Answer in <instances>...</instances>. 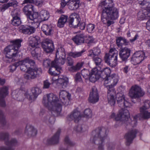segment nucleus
<instances>
[{"label": "nucleus", "mask_w": 150, "mask_h": 150, "mask_svg": "<svg viewBox=\"0 0 150 150\" xmlns=\"http://www.w3.org/2000/svg\"><path fill=\"white\" fill-rule=\"evenodd\" d=\"M103 7L101 19L102 22L108 27L114 23L113 20L117 19L119 16L118 10L114 6L112 0H105L101 2Z\"/></svg>", "instance_id": "nucleus-1"}, {"label": "nucleus", "mask_w": 150, "mask_h": 150, "mask_svg": "<svg viewBox=\"0 0 150 150\" xmlns=\"http://www.w3.org/2000/svg\"><path fill=\"white\" fill-rule=\"evenodd\" d=\"M16 65L20 66L21 71H27L24 76L27 79H35L42 73L41 69L37 67L34 61L28 57L17 62Z\"/></svg>", "instance_id": "nucleus-2"}, {"label": "nucleus", "mask_w": 150, "mask_h": 150, "mask_svg": "<svg viewBox=\"0 0 150 150\" xmlns=\"http://www.w3.org/2000/svg\"><path fill=\"white\" fill-rule=\"evenodd\" d=\"M42 103L51 110L52 115L57 116L60 114L62 111V105L57 97L53 93H50L44 96Z\"/></svg>", "instance_id": "nucleus-3"}, {"label": "nucleus", "mask_w": 150, "mask_h": 150, "mask_svg": "<svg viewBox=\"0 0 150 150\" xmlns=\"http://www.w3.org/2000/svg\"><path fill=\"white\" fill-rule=\"evenodd\" d=\"M119 79L117 74H113L105 78L104 81V85L108 90V100L111 106L114 105L115 103V91L114 87L118 83Z\"/></svg>", "instance_id": "nucleus-4"}, {"label": "nucleus", "mask_w": 150, "mask_h": 150, "mask_svg": "<svg viewBox=\"0 0 150 150\" xmlns=\"http://www.w3.org/2000/svg\"><path fill=\"white\" fill-rule=\"evenodd\" d=\"M108 132V129L103 127H98L92 132L90 141L98 146L99 150H103L104 140Z\"/></svg>", "instance_id": "nucleus-5"}, {"label": "nucleus", "mask_w": 150, "mask_h": 150, "mask_svg": "<svg viewBox=\"0 0 150 150\" xmlns=\"http://www.w3.org/2000/svg\"><path fill=\"white\" fill-rule=\"evenodd\" d=\"M65 60V58L57 56L51 63V67L49 70V74L54 76L59 74L61 69L60 66L64 64Z\"/></svg>", "instance_id": "nucleus-6"}, {"label": "nucleus", "mask_w": 150, "mask_h": 150, "mask_svg": "<svg viewBox=\"0 0 150 150\" xmlns=\"http://www.w3.org/2000/svg\"><path fill=\"white\" fill-rule=\"evenodd\" d=\"M117 52L115 49H111L108 53L106 54L105 60L106 63L112 67H115L117 65Z\"/></svg>", "instance_id": "nucleus-7"}, {"label": "nucleus", "mask_w": 150, "mask_h": 150, "mask_svg": "<svg viewBox=\"0 0 150 150\" xmlns=\"http://www.w3.org/2000/svg\"><path fill=\"white\" fill-rule=\"evenodd\" d=\"M9 137V134L8 132L0 133V139L4 140L5 144L8 146L13 148V146H15L18 144V142L15 138L12 139L10 141H8Z\"/></svg>", "instance_id": "nucleus-8"}, {"label": "nucleus", "mask_w": 150, "mask_h": 150, "mask_svg": "<svg viewBox=\"0 0 150 150\" xmlns=\"http://www.w3.org/2000/svg\"><path fill=\"white\" fill-rule=\"evenodd\" d=\"M129 94L131 98H136L143 96L144 93L142 91L141 88L136 85L131 87Z\"/></svg>", "instance_id": "nucleus-9"}, {"label": "nucleus", "mask_w": 150, "mask_h": 150, "mask_svg": "<svg viewBox=\"0 0 150 150\" xmlns=\"http://www.w3.org/2000/svg\"><path fill=\"white\" fill-rule=\"evenodd\" d=\"M18 52L13 48V47L9 45L4 49V53L6 57L11 60V61H14L15 58L17 56Z\"/></svg>", "instance_id": "nucleus-10"}, {"label": "nucleus", "mask_w": 150, "mask_h": 150, "mask_svg": "<svg viewBox=\"0 0 150 150\" xmlns=\"http://www.w3.org/2000/svg\"><path fill=\"white\" fill-rule=\"evenodd\" d=\"M129 115V111L127 109L122 108L119 111V113L115 116L114 113H112L110 116L111 118H114L116 121L124 120V117L125 119L127 118Z\"/></svg>", "instance_id": "nucleus-11"}, {"label": "nucleus", "mask_w": 150, "mask_h": 150, "mask_svg": "<svg viewBox=\"0 0 150 150\" xmlns=\"http://www.w3.org/2000/svg\"><path fill=\"white\" fill-rule=\"evenodd\" d=\"M52 80L54 81L57 80V85L59 88H65L69 83L68 79L66 76L62 75H59L58 79L54 78V76L52 78Z\"/></svg>", "instance_id": "nucleus-12"}, {"label": "nucleus", "mask_w": 150, "mask_h": 150, "mask_svg": "<svg viewBox=\"0 0 150 150\" xmlns=\"http://www.w3.org/2000/svg\"><path fill=\"white\" fill-rule=\"evenodd\" d=\"M81 21L79 15L74 13L71 14L69 20V25L71 27L76 28L78 26Z\"/></svg>", "instance_id": "nucleus-13"}, {"label": "nucleus", "mask_w": 150, "mask_h": 150, "mask_svg": "<svg viewBox=\"0 0 150 150\" xmlns=\"http://www.w3.org/2000/svg\"><path fill=\"white\" fill-rule=\"evenodd\" d=\"M61 130L58 129L56 132L51 138L44 140V142L47 145L56 144L59 142V136Z\"/></svg>", "instance_id": "nucleus-14"}, {"label": "nucleus", "mask_w": 150, "mask_h": 150, "mask_svg": "<svg viewBox=\"0 0 150 150\" xmlns=\"http://www.w3.org/2000/svg\"><path fill=\"white\" fill-rule=\"evenodd\" d=\"M145 59L144 52L141 51L136 52L132 55L131 61L134 64H138L140 63Z\"/></svg>", "instance_id": "nucleus-15"}, {"label": "nucleus", "mask_w": 150, "mask_h": 150, "mask_svg": "<svg viewBox=\"0 0 150 150\" xmlns=\"http://www.w3.org/2000/svg\"><path fill=\"white\" fill-rule=\"evenodd\" d=\"M42 47L44 51L47 53L52 52L54 49L52 41L49 39H46L42 43Z\"/></svg>", "instance_id": "nucleus-16"}, {"label": "nucleus", "mask_w": 150, "mask_h": 150, "mask_svg": "<svg viewBox=\"0 0 150 150\" xmlns=\"http://www.w3.org/2000/svg\"><path fill=\"white\" fill-rule=\"evenodd\" d=\"M99 97L97 88L95 86H93L91 89L88 98L89 102L94 103L98 102Z\"/></svg>", "instance_id": "nucleus-17"}, {"label": "nucleus", "mask_w": 150, "mask_h": 150, "mask_svg": "<svg viewBox=\"0 0 150 150\" xmlns=\"http://www.w3.org/2000/svg\"><path fill=\"white\" fill-rule=\"evenodd\" d=\"M8 88L4 86L0 88V106L4 107L6 106L5 98L8 94Z\"/></svg>", "instance_id": "nucleus-18"}, {"label": "nucleus", "mask_w": 150, "mask_h": 150, "mask_svg": "<svg viewBox=\"0 0 150 150\" xmlns=\"http://www.w3.org/2000/svg\"><path fill=\"white\" fill-rule=\"evenodd\" d=\"M31 91L33 95H30L28 92L25 93V96L29 100H34L41 92V90L38 87H34L32 88Z\"/></svg>", "instance_id": "nucleus-19"}, {"label": "nucleus", "mask_w": 150, "mask_h": 150, "mask_svg": "<svg viewBox=\"0 0 150 150\" xmlns=\"http://www.w3.org/2000/svg\"><path fill=\"white\" fill-rule=\"evenodd\" d=\"M137 133V130L135 129L130 130L125 136L126 139V145L129 146L132 143L134 138L136 137V134Z\"/></svg>", "instance_id": "nucleus-20"}, {"label": "nucleus", "mask_w": 150, "mask_h": 150, "mask_svg": "<svg viewBox=\"0 0 150 150\" xmlns=\"http://www.w3.org/2000/svg\"><path fill=\"white\" fill-rule=\"evenodd\" d=\"M117 101L120 107H127L129 105V103L125 99V96L122 93H118L117 94Z\"/></svg>", "instance_id": "nucleus-21"}, {"label": "nucleus", "mask_w": 150, "mask_h": 150, "mask_svg": "<svg viewBox=\"0 0 150 150\" xmlns=\"http://www.w3.org/2000/svg\"><path fill=\"white\" fill-rule=\"evenodd\" d=\"M59 96L61 102L66 105L69 104L71 98V95L65 91H61L59 93Z\"/></svg>", "instance_id": "nucleus-22"}, {"label": "nucleus", "mask_w": 150, "mask_h": 150, "mask_svg": "<svg viewBox=\"0 0 150 150\" xmlns=\"http://www.w3.org/2000/svg\"><path fill=\"white\" fill-rule=\"evenodd\" d=\"M18 30L20 32L28 35L33 33L36 30L35 27L28 25H22L19 27Z\"/></svg>", "instance_id": "nucleus-23"}, {"label": "nucleus", "mask_w": 150, "mask_h": 150, "mask_svg": "<svg viewBox=\"0 0 150 150\" xmlns=\"http://www.w3.org/2000/svg\"><path fill=\"white\" fill-rule=\"evenodd\" d=\"M130 50L127 47L121 48L119 51V55L122 60L126 61L130 55Z\"/></svg>", "instance_id": "nucleus-24"}, {"label": "nucleus", "mask_w": 150, "mask_h": 150, "mask_svg": "<svg viewBox=\"0 0 150 150\" xmlns=\"http://www.w3.org/2000/svg\"><path fill=\"white\" fill-rule=\"evenodd\" d=\"M40 38L38 36L30 37L28 39V45L30 48L39 47Z\"/></svg>", "instance_id": "nucleus-25"}, {"label": "nucleus", "mask_w": 150, "mask_h": 150, "mask_svg": "<svg viewBox=\"0 0 150 150\" xmlns=\"http://www.w3.org/2000/svg\"><path fill=\"white\" fill-rule=\"evenodd\" d=\"M100 77V76L98 74V69L95 68L92 69L90 72L89 79L91 81L94 82L98 79Z\"/></svg>", "instance_id": "nucleus-26"}, {"label": "nucleus", "mask_w": 150, "mask_h": 150, "mask_svg": "<svg viewBox=\"0 0 150 150\" xmlns=\"http://www.w3.org/2000/svg\"><path fill=\"white\" fill-rule=\"evenodd\" d=\"M86 36L83 33L76 35L72 38L73 41L77 45H80L84 42L85 38Z\"/></svg>", "instance_id": "nucleus-27"}, {"label": "nucleus", "mask_w": 150, "mask_h": 150, "mask_svg": "<svg viewBox=\"0 0 150 150\" xmlns=\"http://www.w3.org/2000/svg\"><path fill=\"white\" fill-rule=\"evenodd\" d=\"M139 4L142 6H145L144 8H146L145 9L144 13H146L147 18H150V0H143L142 1H139Z\"/></svg>", "instance_id": "nucleus-28"}, {"label": "nucleus", "mask_w": 150, "mask_h": 150, "mask_svg": "<svg viewBox=\"0 0 150 150\" xmlns=\"http://www.w3.org/2000/svg\"><path fill=\"white\" fill-rule=\"evenodd\" d=\"M80 118V112L77 110H74L69 116L68 119L69 121L74 120L76 122H78Z\"/></svg>", "instance_id": "nucleus-29"}, {"label": "nucleus", "mask_w": 150, "mask_h": 150, "mask_svg": "<svg viewBox=\"0 0 150 150\" xmlns=\"http://www.w3.org/2000/svg\"><path fill=\"white\" fill-rule=\"evenodd\" d=\"M138 116L136 115L133 117L132 118H129V117H127V118L125 119V117H124V120L122 121H124V122L127 124V125H130L132 127H134L135 126L137 123V118Z\"/></svg>", "instance_id": "nucleus-30"}, {"label": "nucleus", "mask_w": 150, "mask_h": 150, "mask_svg": "<svg viewBox=\"0 0 150 150\" xmlns=\"http://www.w3.org/2000/svg\"><path fill=\"white\" fill-rule=\"evenodd\" d=\"M79 0H72L70 1L68 4V8L71 10H76L80 6Z\"/></svg>", "instance_id": "nucleus-31"}, {"label": "nucleus", "mask_w": 150, "mask_h": 150, "mask_svg": "<svg viewBox=\"0 0 150 150\" xmlns=\"http://www.w3.org/2000/svg\"><path fill=\"white\" fill-rule=\"evenodd\" d=\"M25 133L29 137L34 136L36 134V130L33 126L28 125L26 126Z\"/></svg>", "instance_id": "nucleus-32"}, {"label": "nucleus", "mask_w": 150, "mask_h": 150, "mask_svg": "<svg viewBox=\"0 0 150 150\" xmlns=\"http://www.w3.org/2000/svg\"><path fill=\"white\" fill-rule=\"evenodd\" d=\"M39 21H42L47 20L49 17V14L46 11L42 10L39 13Z\"/></svg>", "instance_id": "nucleus-33"}, {"label": "nucleus", "mask_w": 150, "mask_h": 150, "mask_svg": "<svg viewBox=\"0 0 150 150\" xmlns=\"http://www.w3.org/2000/svg\"><path fill=\"white\" fill-rule=\"evenodd\" d=\"M42 30L44 33L45 34L47 35H51L53 32L52 27L50 26L44 24L41 27Z\"/></svg>", "instance_id": "nucleus-34"}, {"label": "nucleus", "mask_w": 150, "mask_h": 150, "mask_svg": "<svg viewBox=\"0 0 150 150\" xmlns=\"http://www.w3.org/2000/svg\"><path fill=\"white\" fill-rule=\"evenodd\" d=\"M39 16L38 13L37 12L34 13L33 14H30L27 16L28 19H29L28 20L29 23H30V20L32 21L30 22L31 23L39 21Z\"/></svg>", "instance_id": "nucleus-35"}, {"label": "nucleus", "mask_w": 150, "mask_h": 150, "mask_svg": "<svg viewBox=\"0 0 150 150\" xmlns=\"http://www.w3.org/2000/svg\"><path fill=\"white\" fill-rule=\"evenodd\" d=\"M23 40L21 39H17L11 41L12 44L10 45L13 47V48L18 52V49L21 46V42Z\"/></svg>", "instance_id": "nucleus-36"}, {"label": "nucleus", "mask_w": 150, "mask_h": 150, "mask_svg": "<svg viewBox=\"0 0 150 150\" xmlns=\"http://www.w3.org/2000/svg\"><path fill=\"white\" fill-rule=\"evenodd\" d=\"M68 16H67L62 15L58 20L57 26L59 28L63 27L67 21Z\"/></svg>", "instance_id": "nucleus-37"}, {"label": "nucleus", "mask_w": 150, "mask_h": 150, "mask_svg": "<svg viewBox=\"0 0 150 150\" xmlns=\"http://www.w3.org/2000/svg\"><path fill=\"white\" fill-rule=\"evenodd\" d=\"M66 55L64 49L63 47H61L57 49L56 53V58H57V56L65 58Z\"/></svg>", "instance_id": "nucleus-38"}, {"label": "nucleus", "mask_w": 150, "mask_h": 150, "mask_svg": "<svg viewBox=\"0 0 150 150\" xmlns=\"http://www.w3.org/2000/svg\"><path fill=\"white\" fill-rule=\"evenodd\" d=\"M31 53L32 56L33 57L34 59H38V54L41 51V49L39 47L31 48Z\"/></svg>", "instance_id": "nucleus-39"}, {"label": "nucleus", "mask_w": 150, "mask_h": 150, "mask_svg": "<svg viewBox=\"0 0 150 150\" xmlns=\"http://www.w3.org/2000/svg\"><path fill=\"white\" fill-rule=\"evenodd\" d=\"M43 121L47 124H52L54 122L55 119L53 116L49 115L44 116Z\"/></svg>", "instance_id": "nucleus-40"}, {"label": "nucleus", "mask_w": 150, "mask_h": 150, "mask_svg": "<svg viewBox=\"0 0 150 150\" xmlns=\"http://www.w3.org/2000/svg\"><path fill=\"white\" fill-rule=\"evenodd\" d=\"M141 115L142 118L147 119L150 118V112H148L146 110H143L142 108H140Z\"/></svg>", "instance_id": "nucleus-41"}, {"label": "nucleus", "mask_w": 150, "mask_h": 150, "mask_svg": "<svg viewBox=\"0 0 150 150\" xmlns=\"http://www.w3.org/2000/svg\"><path fill=\"white\" fill-rule=\"evenodd\" d=\"M85 51L84 50H82L79 52H71L68 54V55L74 58H78L82 56Z\"/></svg>", "instance_id": "nucleus-42"}, {"label": "nucleus", "mask_w": 150, "mask_h": 150, "mask_svg": "<svg viewBox=\"0 0 150 150\" xmlns=\"http://www.w3.org/2000/svg\"><path fill=\"white\" fill-rule=\"evenodd\" d=\"M100 52V49L98 47H96L93 49V50H91L89 51V56L93 57L99 54Z\"/></svg>", "instance_id": "nucleus-43"}, {"label": "nucleus", "mask_w": 150, "mask_h": 150, "mask_svg": "<svg viewBox=\"0 0 150 150\" xmlns=\"http://www.w3.org/2000/svg\"><path fill=\"white\" fill-rule=\"evenodd\" d=\"M11 24L15 26H18L21 23L20 17L13 18L11 20Z\"/></svg>", "instance_id": "nucleus-44"}, {"label": "nucleus", "mask_w": 150, "mask_h": 150, "mask_svg": "<svg viewBox=\"0 0 150 150\" xmlns=\"http://www.w3.org/2000/svg\"><path fill=\"white\" fill-rule=\"evenodd\" d=\"M17 91V90L13 91L12 93V96L13 98L16 100L19 101H22L23 100L21 98L22 96L21 95H20V94L16 93Z\"/></svg>", "instance_id": "nucleus-45"}, {"label": "nucleus", "mask_w": 150, "mask_h": 150, "mask_svg": "<svg viewBox=\"0 0 150 150\" xmlns=\"http://www.w3.org/2000/svg\"><path fill=\"white\" fill-rule=\"evenodd\" d=\"M90 73L88 70L84 69L81 71V74L83 77L86 79H89Z\"/></svg>", "instance_id": "nucleus-46"}, {"label": "nucleus", "mask_w": 150, "mask_h": 150, "mask_svg": "<svg viewBox=\"0 0 150 150\" xmlns=\"http://www.w3.org/2000/svg\"><path fill=\"white\" fill-rule=\"evenodd\" d=\"M102 74H105L106 75L105 78H107L108 76H110V74L111 73V70L109 68L106 67L100 70Z\"/></svg>", "instance_id": "nucleus-47"}, {"label": "nucleus", "mask_w": 150, "mask_h": 150, "mask_svg": "<svg viewBox=\"0 0 150 150\" xmlns=\"http://www.w3.org/2000/svg\"><path fill=\"white\" fill-rule=\"evenodd\" d=\"M92 112L91 110L89 109H85L84 112V117L87 118H89L92 116Z\"/></svg>", "instance_id": "nucleus-48"}, {"label": "nucleus", "mask_w": 150, "mask_h": 150, "mask_svg": "<svg viewBox=\"0 0 150 150\" xmlns=\"http://www.w3.org/2000/svg\"><path fill=\"white\" fill-rule=\"evenodd\" d=\"M85 127L86 126L84 125H79L75 127L74 129V130L77 132H81L86 130L85 129Z\"/></svg>", "instance_id": "nucleus-49"}, {"label": "nucleus", "mask_w": 150, "mask_h": 150, "mask_svg": "<svg viewBox=\"0 0 150 150\" xmlns=\"http://www.w3.org/2000/svg\"><path fill=\"white\" fill-rule=\"evenodd\" d=\"M84 64V63L83 62L78 63L76 66H72L71 68L74 71H78L82 67Z\"/></svg>", "instance_id": "nucleus-50"}, {"label": "nucleus", "mask_w": 150, "mask_h": 150, "mask_svg": "<svg viewBox=\"0 0 150 150\" xmlns=\"http://www.w3.org/2000/svg\"><path fill=\"white\" fill-rule=\"evenodd\" d=\"M145 9H144L142 12H139L138 13V17L139 19L143 20L144 19H146L147 18L146 15L144 13Z\"/></svg>", "instance_id": "nucleus-51"}, {"label": "nucleus", "mask_w": 150, "mask_h": 150, "mask_svg": "<svg viewBox=\"0 0 150 150\" xmlns=\"http://www.w3.org/2000/svg\"><path fill=\"white\" fill-rule=\"evenodd\" d=\"M20 12L17 9H15L12 11L11 12V15L13 18L20 17Z\"/></svg>", "instance_id": "nucleus-52"}, {"label": "nucleus", "mask_w": 150, "mask_h": 150, "mask_svg": "<svg viewBox=\"0 0 150 150\" xmlns=\"http://www.w3.org/2000/svg\"><path fill=\"white\" fill-rule=\"evenodd\" d=\"M150 107V101L149 100H145L144 102L143 106L140 108H142L143 110H146Z\"/></svg>", "instance_id": "nucleus-53"}, {"label": "nucleus", "mask_w": 150, "mask_h": 150, "mask_svg": "<svg viewBox=\"0 0 150 150\" xmlns=\"http://www.w3.org/2000/svg\"><path fill=\"white\" fill-rule=\"evenodd\" d=\"M95 25L93 24H89L87 26V30L89 33L93 32Z\"/></svg>", "instance_id": "nucleus-54"}, {"label": "nucleus", "mask_w": 150, "mask_h": 150, "mask_svg": "<svg viewBox=\"0 0 150 150\" xmlns=\"http://www.w3.org/2000/svg\"><path fill=\"white\" fill-rule=\"evenodd\" d=\"M0 122L3 125H5L6 123L3 113L1 110H0Z\"/></svg>", "instance_id": "nucleus-55"}, {"label": "nucleus", "mask_w": 150, "mask_h": 150, "mask_svg": "<svg viewBox=\"0 0 150 150\" xmlns=\"http://www.w3.org/2000/svg\"><path fill=\"white\" fill-rule=\"evenodd\" d=\"M93 60L96 65L97 66L100 65L102 62V60L100 58L95 56H94V57H93Z\"/></svg>", "instance_id": "nucleus-56"}, {"label": "nucleus", "mask_w": 150, "mask_h": 150, "mask_svg": "<svg viewBox=\"0 0 150 150\" xmlns=\"http://www.w3.org/2000/svg\"><path fill=\"white\" fill-rule=\"evenodd\" d=\"M51 83H50L48 80H46L43 81V89H48L50 88Z\"/></svg>", "instance_id": "nucleus-57"}, {"label": "nucleus", "mask_w": 150, "mask_h": 150, "mask_svg": "<svg viewBox=\"0 0 150 150\" xmlns=\"http://www.w3.org/2000/svg\"><path fill=\"white\" fill-rule=\"evenodd\" d=\"M64 141L66 144L70 146H73L75 144L71 142L69 139L68 137H66L64 139Z\"/></svg>", "instance_id": "nucleus-58"}, {"label": "nucleus", "mask_w": 150, "mask_h": 150, "mask_svg": "<svg viewBox=\"0 0 150 150\" xmlns=\"http://www.w3.org/2000/svg\"><path fill=\"white\" fill-rule=\"evenodd\" d=\"M17 64V62H16L9 66V68L10 72H12L16 70V68L18 67L16 65Z\"/></svg>", "instance_id": "nucleus-59"}, {"label": "nucleus", "mask_w": 150, "mask_h": 150, "mask_svg": "<svg viewBox=\"0 0 150 150\" xmlns=\"http://www.w3.org/2000/svg\"><path fill=\"white\" fill-rule=\"evenodd\" d=\"M75 81L77 82L82 81V78L80 73H77L74 77Z\"/></svg>", "instance_id": "nucleus-60"}, {"label": "nucleus", "mask_w": 150, "mask_h": 150, "mask_svg": "<svg viewBox=\"0 0 150 150\" xmlns=\"http://www.w3.org/2000/svg\"><path fill=\"white\" fill-rule=\"evenodd\" d=\"M52 62L49 59H46L44 60L43 65L45 67H48L51 64Z\"/></svg>", "instance_id": "nucleus-61"}, {"label": "nucleus", "mask_w": 150, "mask_h": 150, "mask_svg": "<svg viewBox=\"0 0 150 150\" xmlns=\"http://www.w3.org/2000/svg\"><path fill=\"white\" fill-rule=\"evenodd\" d=\"M123 38L122 37H118L116 39V44L119 47L122 46V42H121V41H123Z\"/></svg>", "instance_id": "nucleus-62"}, {"label": "nucleus", "mask_w": 150, "mask_h": 150, "mask_svg": "<svg viewBox=\"0 0 150 150\" xmlns=\"http://www.w3.org/2000/svg\"><path fill=\"white\" fill-rule=\"evenodd\" d=\"M0 150H15V148L10 146H0Z\"/></svg>", "instance_id": "nucleus-63"}, {"label": "nucleus", "mask_w": 150, "mask_h": 150, "mask_svg": "<svg viewBox=\"0 0 150 150\" xmlns=\"http://www.w3.org/2000/svg\"><path fill=\"white\" fill-rule=\"evenodd\" d=\"M9 6L13 7H16L18 3L16 1H11L8 3Z\"/></svg>", "instance_id": "nucleus-64"}]
</instances>
